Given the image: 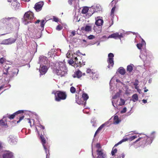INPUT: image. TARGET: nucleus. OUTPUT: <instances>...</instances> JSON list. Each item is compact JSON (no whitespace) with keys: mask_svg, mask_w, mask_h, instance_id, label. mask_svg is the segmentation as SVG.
<instances>
[{"mask_svg":"<svg viewBox=\"0 0 158 158\" xmlns=\"http://www.w3.org/2000/svg\"><path fill=\"white\" fill-rule=\"evenodd\" d=\"M54 71L61 77L64 76L67 73V69L64 63L61 62L56 63Z\"/></svg>","mask_w":158,"mask_h":158,"instance_id":"1","label":"nucleus"},{"mask_svg":"<svg viewBox=\"0 0 158 158\" xmlns=\"http://www.w3.org/2000/svg\"><path fill=\"white\" fill-rule=\"evenodd\" d=\"M33 17V14L32 12L30 11L26 12L24 16V23L25 25H27L29 22H31Z\"/></svg>","mask_w":158,"mask_h":158,"instance_id":"2","label":"nucleus"},{"mask_svg":"<svg viewBox=\"0 0 158 158\" xmlns=\"http://www.w3.org/2000/svg\"><path fill=\"white\" fill-rule=\"evenodd\" d=\"M7 21H9L10 22H13L14 23L18 22V20L17 19L15 18H6L1 19L0 20V29H4L5 23Z\"/></svg>","mask_w":158,"mask_h":158,"instance_id":"3","label":"nucleus"},{"mask_svg":"<svg viewBox=\"0 0 158 158\" xmlns=\"http://www.w3.org/2000/svg\"><path fill=\"white\" fill-rule=\"evenodd\" d=\"M52 94L55 95V99L56 101H60L61 100L65 99L66 97V95L64 92L60 91H57L56 92L53 91Z\"/></svg>","mask_w":158,"mask_h":158,"instance_id":"4","label":"nucleus"},{"mask_svg":"<svg viewBox=\"0 0 158 158\" xmlns=\"http://www.w3.org/2000/svg\"><path fill=\"white\" fill-rule=\"evenodd\" d=\"M121 92V90H119L112 98V102L113 105L114 107H116L118 106H120V105H118L117 103L120 102V101L119 100V97Z\"/></svg>","mask_w":158,"mask_h":158,"instance_id":"5","label":"nucleus"},{"mask_svg":"<svg viewBox=\"0 0 158 158\" xmlns=\"http://www.w3.org/2000/svg\"><path fill=\"white\" fill-rule=\"evenodd\" d=\"M114 57V54L112 53H110L108 55V59L107 60V62L108 65L107 66L108 68H110L112 67L114 64L113 57Z\"/></svg>","mask_w":158,"mask_h":158,"instance_id":"6","label":"nucleus"},{"mask_svg":"<svg viewBox=\"0 0 158 158\" xmlns=\"http://www.w3.org/2000/svg\"><path fill=\"white\" fill-rule=\"evenodd\" d=\"M122 37L123 34L121 33H120L119 34V33L118 32H116L115 33H113L107 37H106V36H103V38H105V39H108L110 38H114L115 39H120Z\"/></svg>","mask_w":158,"mask_h":158,"instance_id":"7","label":"nucleus"},{"mask_svg":"<svg viewBox=\"0 0 158 158\" xmlns=\"http://www.w3.org/2000/svg\"><path fill=\"white\" fill-rule=\"evenodd\" d=\"M49 66L48 65H40V67L39 68V71L40 72V76L45 74L47 72Z\"/></svg>","mask_w":158,"mask_h":158,"instance_id":"8","label":"nucleus"},{"mask_svg":"<svg viewBox=\"0 0 158 158\" xmlns=\"http://www.w3.org/2000/svg\"><path fill=\"white\" fill-rule=\"evenodd\" d=\"M16 40L14 38H11L3 40L1 43V44L9 45L14 43Z\"/></svg>","mask_w":158,"mask_h":158,"instance_id":"9","label":"nucleus"},{"mask_svg":"<svg viewBox=\"0 0 158 158\" xmlns=\"http://www.w3.org/2000/svg\"><path fill=\"white\" fill-rule=\"evenodd\" d=\"M39 63L40 65H42L43 64H48L49 61L47 60V58L44 56H40V58Z\"/></svg>","mask_w":158,"mask_h":158,"instance_id":"10","label":"nucleus"},{"mask_svg":"<svg viewBox=\"0 0 158 158\" xmlns=\"http://www.w3.org/2000/svg\"><path fill=\"white\" fill-rule=\"evenodd\" d=\"M141 134H139L135 133H131V134L127 135L126 136H128V138H142L143 137L141 136Z\"/></svg>","mask_w":158,"mask_h":158,"instance_id":"11","label":"nucleus"},{"mask_svg":"<svg viewBox=\"0 0 158 158\" xmlns=\"http://www.w3.org/2000/svg\"><path fill=\"white\" fill-rule=\"evenodd\" d=\"M40 22V26L39 27V29L40 31H43L44 29V27L45 24L46 23V20H42L41 21L38 20L36 22H35V23H39Z\"/></svg>","mask_w":158,"mask_h":158,"instance_id":"12","label":"nucleus"},{"mask_svg":"<svg viewBox=\"0 0 158 158\" xmlns=\"http://www.w3.org/2000/svg\"><path fill=\"white\" fill-rule=\"evenodd\" d=\"M43 5L44 2H39L35 4L34 8L37 11H39L41 10Z\"/></svg>","mask_w":158,"mask_h":158,"instance_id":"13","label":"nucleus"},{"mask_svg":"<svg viewBox=\"0 0 158 158\" xmlns=\"http://www.w3.org/2000/svg\"><path fill=\"white\" fill-rule=\"evenodd\" d=\"M86 73H87L89 74L92 77L93 80H96L98 79V76H97L96 78L94 77H93V76L95 74V72H94L93 70H92L90 69H87Z\"/></svg>","mask_w":158,"mask_h":158,"instance_id":"14","label":"nucleus"},{"mask_svg":"<svg viewBox=\"0 0 158 158\" xmlns=\"http://www.w3.org/2000/svg\"><path fill=\"white\" fill-rule=\"evenodd\" d=\"M82 76V72L80 70H77L74 72L73 75V77L74 78H80Z\"/></svg>","mask_w":158,"mask_h":158,"instance_id":"15","label":"nucleus"},{"mask_svg":"<svg viewBox=\"0 0 158 158\" xmlns=\"http://www.w3.org/2000/svg\"><path fill=\"white\" fill-rule=\"evenodd\" d=\"M140 58L144 61L151 60V59L149 56H147L143 54H141L139 56Z\"/></svg>","mask_w":158,"mask_h":158,"instance_id":"16","label":"nucleus"},{"mask_svg":"<svg viewBox=\"0 0 158 158\" xmlns=\"http://www.w3.org/2000/svg\"><path fill=\"white\" fill-rule=\"evenodd\" d=\"M13 156L12 152L8 151L7 152L4 153L3 156V158H12Z\"/></svg>","mask_w":158,"mask_h":158,"instance_id":"17","label":"nucleus"},{"mask_svg":"<svg viewBox=\"0 0 158 158\" xmlns=\"http://www.w3.org/2000/svg\"><path fill=\"white\" fill-rule=\"evenodd\" d=\"M7 1L12 2L11 5L13 7H15L20 5L19 3L17 2V0H9Z\"/></svg>","mask_w":158,"mask_h":158,"instance_id":"18","label":"nucleus"},{"mask_svg":"<svg viewBox=\"0 0 158 158\" xmlns=\"http://www.w3.org/2000/svg\"><path fill=\"white\" fill-rule=\"evenodd\" d=\"M23 110H19L14 113L13 114L10 115H8V116H7V117H8V118L10 119H12L14 118L15 117V115L18 114H19V113H23Z\"/></svg>","mask_w":158,"mask_h":158,"instance_id":"19","label":"nucleus"},{"mask_svg":"<svg viewBox=\"0 0 158 158\" xmlns=\"http://www.w3.org/2000/svg\"><path fill=\"white\" fill-rule=\"evenodd\" d=\"M92 29L91 26L89 25H86L85 27H82L81 30H85L87 32L90 31Z\"/></svg>","mask_w":158,"mask_h":158,"instance_id":"20","label":"nucleus"},{"mask_svg":"<svg viewBox=\"0 0 158 158\" xmlns=\"http://www.w3.org/2000/svg\"><path fill=\"white\" fill-rule=\"evenodd\" d=\"M121 122V120L119 118L117 115L114 116V118L113 123L114 124H118Z\"/></svg>","mask_w":158,"mask_h":158,"instance_id":"21","label":"nucleus"},{"mask_svg":"<svg viewBox=\"0 0 158 158\" xmlns=\"http://www.w3.org/2000/svg\"><path fill=\"white\" fill-rule=\"evenodd\" d=\"M106 157V154L104 152L103 149L99 150V158H105Z\"/></svg>","mask_w":158,"mask_h":158,"instance_id":"22","label":"nucleus"},{"mask_svg":"<svg viewBox=\"0 0 158 158\" xmlns=\"http://www.w3.org/2000/svg\"><path fill=\"white\" fill-rule=\"evenodd\" d=\"M44 126L41 125L40 124H39V125H37V127H36V130L38 134L40 135L39 131H38V130H44Z\"/></svg>","mask_w":158,"mask_h":158,"instance_id":"23","label":"nucleus"},{"mask_svg":"<svg viewBox=\"0 0 158 158\" xmlns=\"http://www.w3.org/2000/svg\"><path fill=\"white\" fill-rule=\"evenodd\" d=\"M73 52L71 51H69L66 54V56L68 58L72 59L74 56L73 55Z\"/></svg>","mask_w":158,"mask_h":158,"instance_id":"24","label":"nucleus"},{"mask_svg":"<svg viewBox=\"0 0 158 158\" xmlns=\"http://www.w3.org/2000/svg\"><path fill=\"white\" fill-rule=\"evenodd\" d=\"M89 8L87 6H84L83 7L82 10V13L86 14L89 10Z\"/></svg>","mask_w":158,"mask_h":158,"instance_id":"25","label":"nucleus"},{"mask_svg":"<svg viewBox=\"0 0 158 158\" xmlns=\"http://www.w3.org/2000/svg\"><path fill=\"white\" fill-rule=\"evenodd\" d=\"M12 27V25L11 24H7L6 25L5 27V29H4V30H6L7 31H9L11 30Z\"/></svg>","mask_w":158,"mask_h":158,"instance_id":"26","label":"nucleus"},{"mask_svg":"<svg viewBox=\"0 0 158 158\" xmlns=\"http://www.w3.org/2000/svg\"><path fill=\"white\" fill-rule=\"evenodd\" d=\"M132 100L133 102H135L138 101V96L136 94H133L132 97Z\"/></svg>","mask_w":158,"mask_h":158,"instance_id":"27","label":"nucleus"},{"mask_svg":"<svg viewBox=\"0 0 158 158\" xmlns=\"http://www.w3.org/2000/svg\"><path fill=\"white\" fill-rule=\"evenodd\" d=\"M75 55V54H74L73 57L72 58V59L76 64L80 63V61H78V58L77 57H76Z\"/></svg>","mask_w":158,"mask_h":158,"instance_id":"28","label":"nucleus"},{"mask_svg":"<svg viewBox=\"0 0 158 158\" xmlns=\"http://www.w3.org/2000/svg\"><path fill=\"white\" fill-rule=\"evenodd\" d=\"M118 72L121 75H123L125 74V71L123 68L120 67L119 69Z\"/></svg>","mask_w":158,"mask_h":158,"instance_id":"29","label":"nucleus"},{"mask_svg":"<svg viewBox=\"0 0 158 158\" xmlns=\"http://www.w3.org/2000/svg\"><path fill=\"white\" fill-rule=\"evenodd\" d=\"M41 139V142L42 144V145L44 147V149H45L46 151H47V148H46L45 144L46 143V141L45 139Z\"/></svg>","mask_w":158,"mask_h":158,"instance_id":"30","label":"nucleus"},{"mask_svg":"<svg viewBox=\"0 0 158 158\" xmlns=\"http://www.w3.org/2000/svg\"><path fill=\"white\" fill-rule=\"evenodd\" d=\"M134 66L133 64H131L127 66V71L129 72L132 71L133 70V67Z\"/></svg>","mask_w":158,"mask_h":158,"instance_id":"31","label":"nucleus"},{"mask_svg":"<svg viewBox=\"0 0 158 158\" xmlns=\"http://www.w3.org/2000/svg\"><path fill=\"white\" fill-rule=\"evenodd\" d=\"M115 7H113V8L112 9L111 11V13L110 14V16L112 17V18H111V20L113 19V16H114V11L115 10Z\"/></svg>","mask_w":158,"mask_h":158,"instance_id":"32","label":"nucleus"},{"mask_svg":"<svg viewBox=\"0 0 158 158\" xmlns=\"http://www.w3.org/2000/svg\"><path fill=\"white\" fill-rule=\"evenodd\" d=\"M82 97L83 99L85 101H86L89 98V96L86 93H83L82 94Z\"/></svg>","mask_w":158,"mask_h":158,"instance_id":"33","label":"nucleus"},{"mask_svg":"<svg viewBox=\"0 0 158 158\" xmlns=\"http://www.w3.org/2000/svg\"><path fill=\"white\" fill-rule=\"evenodd\" d=\"M128 139H123L121 140L119 142H118L115 145L114 147L117 146L118 145L121 144L123 142H125V141H127Z\"/></svg>","mask_w":158,"mask_h":158,"instance_id":"34","label":"nucleus"},{"mask_svg":"<svg viewBox=\"0 0 158 158\" xmlns=\"http://www.w3.org/2000/svg\"><path fill=\"white\" fill-rule=\"evenodd\" d=\"M117 152V150L116 148H114V147H113L112 149L111 152V154L112 156L114 155L115 153H116Z\"/></svg>","mask_w":158,"mask_h":158,"instance_id":"35","label":"nucleus"},{"mask_svg":"<svg viewBox=\"0 0 158 158\" xmlns=\"http://www.w3.org/2000/svg\"><path fill=\"white\" fill-rule=\"evenodd\" d=\"M119 101H120V102L118 103L117 104L118 105H120V106H122V105H123L125 104V101L124 100H123L122 98H121L119 100Z\"/></svg>","mask_w":158,"mask_h":158,"instance_id":"36","label":"nucleus"},{"mask_svg":"<svg viewBox=\"0 0 158 158\" xmlns=\"http://www.w3.org/2000/svg\"><path fill=\"white\" fill-rule=\"evenodd\" d=\"M7 125L6 121H4L3 120H0V125L6 126Z\"/></svg>","mask_w":158,"mask_h":158,"instance_id":"37","label":"nucleus"},{"mask_svg":"<svg viewBox=\"0 0 158 158\" xmlns=\"http://www.w3.org/2000/svg\"><path fill=\"white\" fill-rule=\"evenodd\" d=\"M93 9H94V10L97 12L98 10L99 6L98 5H95L93 6Z\"/></svg>","mask_w":158,"mask_h":158,"instance_id":"38","label":"nucleus"},{"mask_svg":"<svg viewBox=\"0 0 158 158\" xmlns=\"http://www.w3.org/2000/svg\"><path fill=\"white\" fill-rule=\"evenodd\" d=\"M109 122H107L105 123H104L100 127H99V131L101 130L105 126H106L107 125L109 124Z\"/></svg>","mask_w":158,"mask_h":158,"instance_id":"39","label":"nucleus"},{"mask_svg":"<svg viewBox=\"0 0 158 158\" xmlns=\"http://www.w3.org/2000/svg\"><path fill=\"white\" fill-rule=\"evenodd\" d=\"M76 102L79 104H80L81 103L79 101V97L77 96V95H76Z\"/></svg>","mask_w":158,"mask_h":158,"instance_id":"40","label":"nucleus"},{"mask_svg":"<svg viewBox=\"0 0 158 158\" xmlns=\"http://www.w3.org/2000/svg\"><path fill=\"white\" fill-rule=\"evenodd\" d=\"M76 89L73 87H71L70 89V91L72 93H74L76 91Z\"/></svg>","mask_w":158,"mask_h":158,"instance_id":"41","label":"nucleus"},{"mask_svg":"<svg viewBox=\"0 0 158 158\" xmlns=\"http://www.w3.org/2000/svg\"><path fill=\"white\" fill-rule=\"evenodd\" d=\"M95 24L97 26H99V23L98 22V21L99 20V18L98 17H97L95 18Z\"/></svg>","mask_w":158,"mask_h":158,"instance_id":"42","label":"nucleus"},{"mask_svg":"<svg viewBox=\"0 0 158 158\" xmlns=\"http://www.w3.org/2000/svg\"><path fill=\"white\" fill-rule=\"evenodd\" d=\"M62 28L63 27L61 26L60 25H58L56 27V29L57 30L60 31L62 29Z\"/></svg>","mask_w":158,"mask_h":158,"instance_id":"43","label":"nucleus"},{"mask_svg":"<svg viewBox=\"0 0 158 158\" xmlns=\"http://www.w3.org/2000/svg\"><path fill=\"white\" fill-rule=\"evenodd\" d=\"M137 46L138 48L139 49H141L142 47H143V46L140 43L138 44H137Z\"/></svg>","mask_w":158,"mask_h":158,"instance_id":"44","label":"nucleus"},{"mask_svg":"<svg viewBox=\"0 0 158 158\" xmlns=\"http://www.w3.org/2000/svg\"><path fill=\"white\" fill-rule=\"evenodd\" d=\"M97 148H98V149L97 150V154L98 155L97 158H99V144L97 143L96 146Z\"/></svg>","mask_w":158,"mask_h":158,"instance_id":"45","label":"nucleus"},{"mask_svg":"<svg viewBox=\"0 0 158 158\" xmlns=\"http://www.w3.org/2000/svg\"><path fill=\"white\" fill-rule=\"evenodd\" d=\"M91 123L92 124L93 126L94 127H95L96 126L97 124H96L95 121L94 119L91 120Z\"/></svg>","mask_w":158,"mask_h":158,"instance_id":"46","label":"nucleus"},{"mask_svg":"<svg viewBox=\"0 0 158 158\" xmlns=\"http://www.w3.org/2000/svg\"><path fill=\"white\" fill-rule=\"evenodd\" d=\"M103 20L99 18V26H102L103 23Z\"/></svg>","mask_w":158,"mask_h":158,"instance_id":"47","label":"nucleus"},{"mask_svg":"<svg viewBox=\"0 0 158 158\" xmlns=\"http://www.w3.org/2000/svg\"><path fill=\"white\" fill-rule=\"evenodd\" d=\"M92 14L93 13L91 14L89 13H88L85 15V16L86 18H88L90 17Z\"/></svg>","mask_w":158,"mask_h":158,"instance_id":"48","label":"nucleus"},{"mask_svg":"<svg viewBox=\"0 0 158 158\" xmlns=\"http://www.w3.org/2000/svg\"><path fill=\"white\" fill-rule=\"evenodd\" d=\"M143 46L145 47L146 46V43L143 39H142L141 43V44Z\"/></svg>","mask_w":158,"mask_h":158,"instance_id":"49","label":"nucleus"},{"mask_svg":"<svg viewBox=\"0 0 158 158\" xmlns=\"http://www.w3.org/2000/svg\"><path fill=\"white\" fill-rule=\"evenodd\" d=\"M139 81L137 80H135V82L134 83V86H137L138 85Z\"/></svg>","mask_w":158,"mask_h":158,"instance_id":"50","label":"nucleus"},{"mask_svg":"<svg viewBox=\"0 0 158 158\" xmlns=\"http://www.w3.org/2000/svg\"><path fill=\"white\" fill-rule=\"evenodd\" d=\"M126 110L127 109L126 107H125L121 111V113H124L126 112Z\"/></svg>","mask_w":158,"mask_h":158,"instance_id":"51","label":"nucleus"},{"mask_svg":"<svg viewBox=\"0 0 158 158\" xmlns=\"http://www.w3.org/2000/svg\"><path fill=\"white\" fill-rule=\"evenodd\" d=\"M24 118V116H23L21 117L20 118L19 120L17 121V123H19L22 120H23V119Z\"/></svg>","mask_w":158,"mask_h":158,"instance_id":"52","label":"nucleus"},{"mask_svg":"<svg viewBox=\"0 0 158 158\" xmlns=\"http://www.w3.org/2000/svg\"><path fill=\"white\" fill-rule=\"evenodd\" d=\"M115 80V79L114 77H113L110 80V86L112 84L113 82Z\"/></svg>","mask_w":158,"mask_h":158,"instance_id":"53","label":"nucleus"},{"mask_svg":"<svg viewBox=\"0 0 158 158\" xmlns=\"http://www.w3.org/2000/svg\"><path fill=\"white\" fill-rule=\"evenodd\" d=\"M27 120H28V123H30V125L31 126V122L32 121H33L34 122V120L33 119H31L30 120L29 118H27Z\"/></svg>","mask_w":158,"mask_h":158,"instance_id":"54","label":"nucleus"},{"mask_svg":"<svg viewBox=\"0 0 158 158\" xmlns=\"http://www.w3.org/2000/svg\"><path fill=\"white\" fill-rule=\"evenodd\" d=\"M94 38V36L92 35H90L88 37V38L89 39H92Z\"/></svg>","mask_w":158,"mask_h":158,"instance_id":"55","label":"nucleus"},{"mask_svg":"<svg viewBox=\"0 0 158 158\" xmlns=\"http://www.w3.org/2000/svg\"><path fill=\"white\" fill-rule=\"evenodd\" d=\"M53 21L56 22H57L58 21V18L54 17L53 18Z\"/></svg>","mask_w":158,"mask_h":158,"instance_id":"56","label":"nucleus"},{"mask_svg":"<svg viewBox=\"0 0 158 158\" xmlns=\"http://www.w3.org/2000/svg\"><path fill=\"white\" fill-rule=\"evenodd\" d=\"M4 62V60L3 58L0 59V63L2 64Z\"/></svg>","mask_w":158,"mask_h":158,"instance_id":"57","label":"nucleus"},{"mask_svg":"<svg viewBox=\"0 0 158 158\" xmlns=\"http://www.w3.org/2000/svg\"><path fill=\"white\" fill-rule=\"evenodd\" d=\"M120 158H124L125 157V155L124 153H122L121 154V156H119Z\"/></svg>","mask_w":158,"mask_h":158,"instance_id":"58","label":"nucleus"},{"mask_svg":"<svg viewBox=\"0 0 158 158\" xmlns=\"http://www.w3.org/2000/svg\"><path fill=\"white\" fill-rule=\"evenodd\" d=\"M74 62L73 60H69V63L71 64H73Z\"/></svg>","mask_w":158,"mask_h":158,"instance_id":"59","label":"nucleus"},{"mask_svg":"<svg viewBox=\"0 0 158 158\" xmlns=\"http://www.w3.org/2000/svg\"><path fill=\"white\" fill-rule=\"evenodd\" d=\"M75 34V31H73L71 32V35L72 36H74Z\"/></svg>","mask_w":158,"mask_h":158,"instance_id":"60","label":"nucleus"},{"mask_svg":"<svg viewBox=\"0 0 158 158\" xmlns=\"http://www.w3.org/2000/svg\"><path fill=\"white\" fill-rule=\"evenodd\" d=\"M142 102L144 103H146L147 102V100L145 99H143L142 100Z\"/></svg>","mask_w":158,"mask_h":158,"instance_id":"61","label":"nucleus"},{"mask_svg":"<svg viewBox=\"0 0 158 158\" xmlns=\"http://www.w3.org/2000/svg\"><path fill=\"white\" fill-rule=\"evenodd\" d=\"M98 131H99V128H98V129L96 131V132H95V135H94V137L95 136V135H96V134L98 133Z\"/></svg>","mask_w":158,"mask_h":158,"instance_id":"62","label":"nucleus"},{"mask_svg":"<svg viewBox=\"0 0 158 158\" xmlns=\"http://www.w3.org/2000/svg\"><path fill=\"white\" fill-rule=\"evenodd\" d=\"M13 141H13V140H11V141H10V143L11 144V145H13V144H14V143H13Z\"/></svg>","mask_w":158,"mask_h":158,"instance_id":"63","label":"nucleus"},{"mask_svg":"<svg viewBox=\"0 0 158 158\" xmlns=\"http://www.w3.org/2000/svg\"><path fill=\"white\" fill-rule=\"evenodd\" d=\"M137 91L139 93H140V92L141 91V89H137Z\"/></svg>","mask_w":158,"mask_h":158,"instance_id":"64","label":"nucleus"}]
</instances>
